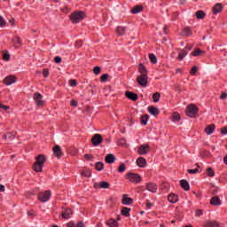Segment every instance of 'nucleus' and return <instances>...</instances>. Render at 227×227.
Instances as JSON below:
<instances>
[{
    "instance_id": "nucleus-38",
    "label": "nucleus",
    "mask_w": 227,
    "mask_h": 227,
    "mask_svg": "<svg viewBox=\"0 0 227 227\" xmlns=\"http://www.w3.org/2000/svg\"><path fill=\"white\" fill-rule=\"evenodd\" d=\"M149 59L151 63H153V64L157 63V57L153 53L149 55Z\"/></svg>"
},
{
    "instance_id": "nucleus-64",
    "label": "nucleus",
    "mask_w": 227,
    "mask_h": 227,
    "mask_svg": "<svg viewBox=\"0 0 227 227\" xmlns=\"http://www.w3.org/2000/svg\"><path fill=\"white\" fill-rule=\"evenodd\" d=\"M67 227H75V224L74 223H69L67 224Z\"/></svg>"
},
{
    "instance_id": "nucleus-12",
    "label": "nucleus",
    "mask_w": 227,
    "mask_h": 227,
    "mask_svg": "<svg viewBox=\"0 0 227 227\" xmlns=\"http://www.w3.org/2000/svg\"><path fill=\"white\" fill-rule=\"evenodd\" d=\"M72 210L70 208H66L62 211L63 219H70L72 217Z\"/></svg>"
},
{
    "instance_id": "nucleus-36",
    "label": "nucleus",
    "mask_w": 227,
    "mask_h": 227,
    "mask_svg": "<svg viewBox=\"0 0 227 227\" xmlns=\"http://www.w3.org/2000/svg\"><path fill=\"white\" fill-rule=\"evenodd\" d=\"M82 176H85L86 178H90L91 176V171L90 170H83L82 172Z\"/></svg>"
},
{
    "instance_id": "nucleus-57",
    "label": "nucleus",
    "mask_w": 227,
    "mask_h": 227,
    "mask_svg": "<svg viewBox=\"0 0 227 227\" xmlns=\"http://www.w3.org/2000/svg\"><path fill=\"white\" fill-rule=\"evenodd\" d=\"M226 98H227V93L226 92L222 93L221 96H220L221 100H224Z\"/></svg>"
},
{
    "instance_id": "nucleus-26",
    "label": "nucleus",
    "mask_w": 227,
    "mask_h": 227,
    "mask_svg": "<svg viewBox=\"0 0 227 227\" xmlns=\"http://www.w3.org/2000/svg\"><path fill=\"white\" fill-rule=\"evenodd\" d=\"M138 72L141 74L140 75H147L148 71H146V67L143 66V64L139 65Z\"/></svg>"
},
{
    "instance_id": "nucleus-52",
    "label": "nucleus",
    "mask_w": 227,
    "mask_h": 227,
    "mask_svg": "<svg viewBox=\"0 0 227 227\" xmlns=\"http://www.w3.org/2000/svg\"><path fill=\"white\" fill-rule=\"evenodd\" d=\"M8 137H9V139H13V135L8 133L7 135H4V136H3V138H4V139H6V138H8Z\"/></svg>"
},
{
    "instance_id": "nucleus-47",
    "label": "nucleus",
    "mask_w": 227,
    "mask_h": 227,
    "mask_svg": "<svg viewBox=\"0 0 227 227\" xmlns=\"http://www.w3.org/2000/svg\"><path fill=\"white\" fill-rule=\"evenodd\" d=\"M3 59L4 61H10V54L9 53H4L3 54Z\"/></svg>"
},
{
    "instance_id": "nucleus-22",
    "label": "nucleus",
    "mask_w": 227,
    "mask_h": 227,
    "mask_svg": "<svg viewBox=\"0 0 227 227\" xmlns=\"http://www.w3.org/2000/svg\"><path fill=\"white\" fill-rule=\"evenodd\" d=\"M210 203H211V205L217 207V206L221 205V199H219V197H217V196H215L211 199Z\"/></svg>"
},
{
    "instance_id": "nucleus-55",
    "label": "nucleus",
    "mask_w": 227,
    "mask_h": 227,
    "mask_svg": "<svg viewBox=\"0 0 227 227\" xmlns=\"http://www.w3.org/2000/svg\"><path fill=\"white\" fill-rule=\"evenodd\" d=\"M69 84H70V86H72V87L77 86V82H75V80H70V81H69Z\"/></svg>"
},
{
    "instance_id": "nucleus-4",
    "label": "nucleus",
    "mask_w": 227,
    "mask_h": 227,
    "mask_svg": "<svg viewBox=\"0 0 227 227\" xmlns=\"http://www.w3.org/2000/svg\"><path fill=\"white\" fill-rule=\"evenodd\" d=\"M186 114L190 118H194L198 114V107L194 105H190L186 108Z\"/></svg>"
},
{
    "instance_id": "nucleus-30",
    "label": "nucleus",
    "mask_w": 227,
    "mask_h": 227,
    "mask_svg": "<svg viewBox=\"0 0 227 227\" xmlns=\"http://www.w3.org/2000/svg\"><path fill=\"white\" fill-rule=\"evenodd\" d=\"M95 169H97V171H102V169H104V163L100 161L96 162Z\"/></svg>"
},
{
    "instance_id": "nucleus-56",
    "label": "nucleus",
    "mask_w": 227,
    "mask_h": 227,
    "mask_svg": "<svg viewBox=\"0 0 227 227\" xmlns=\"http://www.w3.org/2000/svg\"><path fill=\"white\" fill-rule=\"evenodd\" d=\"M54 61H55V63H61V57H59V56L55 57Z\"/></svg>"
},
{
    "instance_id": "nucleus-40",
    "label": "nucleus",
    "mask_w": 227,
    "mask_h": 227,
    "mask_svg": "<svg viewBox=\"0 0 227 227\" xmlns=\"http://www.w3.org/2000/svg\"><path fill=\"white\" fill-rule=\"evenodd\" d=\"M142 125H146L148 123V115H144L141 117Z\"/></svg>"
},
{
    "instance_id": "nucleus-5",
    "label": "nucleus",
    "mask_w": 227,
    "mask_h": 227,
    "mask_svg": "<svg viewBox=\"0 0 227 227\" xmlns=\"http://www.w3.org/2000/svg\"><path fill=\"white\" fill-rule=\"evenodd\" d=\"M127 176L128 180H129V182H132L133 184H139V182H141V176H139L138 174L129 173Z\"/></svg>"
},
{
    "instance_id": "nucleus-18",
    "label": "nucleus",
    "mask_w": 227,
    "mask_h": 227,
    "mask_svg": "<svg viewBox=\"0 0 227 227\" xmlns=\"http://www.w3.org/2000/svg\"><path fill=\"white\" fill-rule=\"evenodd\" d=\"M215 130V125H214V124L208 125L205 129V132H206V134H207V136H210V134H214Z\"/></svg>"
},
{
    "instance_id": "nucleus-11",
    "label": "nucleus",
    "mask_w": 227,
    "mask_h": 227,
    "mask_svg": "<svg viewBox=\"0 0 227 227\" xmlns=\"http://www.w3.org/2000/svg\"><path fill=\"white\" fill-rule=\"evenodd\" d=\"M116 160V157L114 156V154L109 153L106 154V156L105 157V161L106 162V164H113V162H114Z\"/></svg>"
},
{
    "instance_id": "nucleus-6",
    "label": "nucleus",
    "mask_w": 227,
    "mask_h": 227,
    "mask_svg": "<svg viewBox=\"0 0 227 227\" xmlns=\"http://www.w3.org/2000/svg\"><path fill=\"white\" fill-rule=\"evenodd\" d=\"M34 100L38 107L43 106V96L40 92L34 93Z\"/></svg>"
},
{
    "instance_id": "nucleus-61",
    "label": "nucleus",
    "mask_w": 227,
    "mask_h": 227,
    "mask_svg": "<svg viewBox=\"0 0 227 227\" xmlns=\"http://www.w3.org/2000/svg\"><path fill=\"white\" fill-rule=\"evenodd\" d=\"M75 227H86V225H84V223L79 222V223H77V224L75 225Z\"/></svg>"
},
{
    "instance_id": "nucleus-45",
    "label": "nucleus",
    "mask_w": 227,
    "mask_h": 227,
    "mask_svg": "<svg viewBox=\"0 0 227 227\" xmlns=\"http://www.w3.org/2000/svg\"><path fill=\"white\" fill-rule=\"evenodd\" d=\"M100 67H95L94 69H93V72L96 75H98L100 74Z\"/></svg>"
},
{
    "instance_id": "nucleus-53",
    "label": "nucleus",
    "mask_w": 227,
    "mask_h": 227,
    "mask_svg": "<svg viewBox=\"0 0 227 227\" xmlns=\"http://www.w3.org/2000/svg\"><path fill=\"white\" fill-rule=\"evenodd\" d=\"M221 134H223V136H226L227 134V127H223L221 129Z\"/></svg>"
},
{
    "instance_id": "nucleus-8",
    "label": "nucleus",
    "mask_w": 227,
    "mask_h": 227,
    "mask_svg": "<svg viewBox=\"0 0 227 227\" xmlns=\"http://www.w3.org/2000/svg\"><path fill=\"white\" fill-rule=\"evenodd\" d=\"M137 82H138L139 86L145 87L148 84V75L140 74L137 76Z\"/></svg>"
},
{
    "instance_id": "nucleus-25",
    "label": "nucleus",
    "mask_w": 227,
    "mask_h": 227,
    "mask_svg": "<svg viewBox=\"0 0 227 227\" xmlns=\"http://www.w3.org/2000/svg\"><path fill=\"white\" fill-rule=\"evenodd\" d=\"M195 16L197 17V19L201 20L205 19V17H207V14L203 11H197L195 12Z\"/></svg>"
},
{
    "instance_id": "nucleus-63",
    "label": "nucleus",
    "mask_w": 227,
    "mask_h": 227,
    "mask_svg": "<svg viewBox=\"0 0 227 227\" xmlns=\"http://www.w3.org/2000/svg\"><path fill=\"white\" fill-rule=\"evenodd\" d=\"M5 187L3 184H0V192H4Z\"/></svg>"
},
{
    "instance_id": "nucleus-34",
    "label": "nucleus",
    "mask_w": 227,
    "mask_h": 227,
    "mask_svg": "<svg viewBox=\"0 0 227 227\" xmlns=\"http://www.w3.org/2000/svg\"><path fill=\"white\" fill-rule=\"evenodd\" d=\"M184 33L185 36H191L192 35V30H191V27H186L184 29Z\"/></svg>"
},
{
    "instance_id": "nucleus-13",
    "label": "nucleus",
    "mask_w": 227,
    "mask_h": 227,
    "mask_svg": "<svg viewBox=\"0 0 227 227\" xmlns=\"http://www.w3.org/2000/svg\"><path fill=\"white\" fill-rule=\"evenodd\" d=\"M146 190L149 191V192H157V184L153 183H148L146 184Z\"/></svg>"
},
{
    "instance_id": "nucleus-44",
    "label": "nucleus",
    "mask_w": 227,
    "mask_h": 227,
    "mask_svg": "<svg viewBox=\"0 0 227 227\" xmlns=\"http://www.w3.org/2000/svg\"><path fill=\"white\" fill-rule=\"evenodd\" d=\"M4 26H6V21L4 20V18L0 15V27H4Z\"/></svg>"
},
{
    "instance_id": "nucleus-3",
    "label": "nucleus",
    "mask_w": 227,
    "mask_h": 227,
    "mask_svg": "<svg viewBox=\"0 0 227 227\" xmlns=\"http://www.w3.org/2000/svg\"><path fill=\"white\" fill-rule=\"evenodd\" d=\"M38 200L42 203H47L51 200V191L41 192L38 194Z\"/></svg>"
},
{
    "instance_id": "nucleus-20",
    "label": "nucleus",
    "mask_w": 227,
    "mask_h": 227,
    "mask_svg": "<svg viewBox=\"0 0 227 227\" xmlns=\"http://www.w3.org/2000/svg\"><path fill=\"white\" fill-rule=\"evenodd\" d=\"M169 203H176L178 201V196L175 193H170L168 197Z\"/></svg>"
},
{
    "instance_id": "nucleus-1",
    "label": "nucleus",
    "mask_w": 227,
    "mask_h": 227,
    "mask_svg": "<svg viewBox=\"0 0 227 227\" xmlns=\"http://www.w3.org/2000/svg\"><path fill=\"white\" fill-rule=\"evenodd\" d=\"M46 160H47L45 159V155L39 154L35 158V164L33 166L34 171H36V173L42 172V170L43 169V164H45Z\"/></svg>"
},
{
    "instance_id": "nucleus-16",
    "label": "nucleus",
    "mask_w": 227,
    "mask_h": 227,
    "mask_svg": "<svg viewBox=\"0 0 227 227\" xmlns=\"http://www.w3.org/2000/svg\"><path fill=\"white\" fill-rule=\"evenodd\" d=\"M148 111H149L150 114H152L153 116H157L160 113L159 111V108H157L155 106H149Z\"/></svg>"
},
{
    "instance_id": "nucleus-59",
    "label": "nucleus",
    "mask_w": 227,
    "mask_h": 227,
    "mask_svg": "<svg viewBox=\"0 0 227 227\" xmlns=\"http://www.w3.org/2000/svg\"><path fill=\"white\" fill-rule=\"evenodd\" d=\"M85 159H87V160H91V159H93V156H91V154H84Z\"/></svg>"
},
{
    "instance_id": "nucleus-32",
    "label": "nucleus",
    "mask_w": 227,
    "mask_h": 227,
    "mask_svg": "<svg viewBox=\"0 0 227 227\" xmlns=\"http://www.w3.org/2000/svg\"><path fill=\"white\" fill-rule=\"evenodd\" d=\"M109 183L102 181L99 183V189H109Z\"/></svg>"
},
{
    "instance_id": "nucleus-27",
    "label": "nucleus",
    "mask_w": 227,
    "mask_h": 227,
    "mask_svg": "<svg viewBox=\"0 0 227 227\" xmlns=\"http://www.w3.org/2000/svg\"><path fill=\"white\" fill-rule=\"evenodd\" d=\"M106 224L110 227H118V222L114 219H110L106 222Z\"/></svg>"
},
{
    "instance_id": "nucleus-15",
    "label": "nucleus",
    "mask_w": 227,
    "mask_h": 227,
    "mask_svg": "<svg viewBox=\"0 0 227 227\" xmlns=\"http://www.w3.org/2000/svg\"><path fill=\"white\" fill-rule=\"evenodd\" d=\"M53 153L56 155L58 158L61 157L63 155V152L61 151V147L59 145H55L53 147Z\"/></svg>"
},
{
    "instance_id": "nucleus-28",
    "label": "nucleus",
    "mask_w": 227,
    "mask_h": 227,
    "mask_svg": "<svg viewBox=\"0 0 227 227\" xmlns=\"http://www.w3.org/2000/svg\"><path fill=\"white\" fill-rule=\"evenodd\" d=\"M142 11H143V6H141V5H137V6H135V7L132 8L131 13L136 14V13L141 12Z\"/></svg>"
},
{
    "instance_id": "nucleus-7",
    "label": "nucleus",
    "mask_w": 227,
    "mask_h": 227,
    "mask_svg": "<svg viewBox=\"0 0 227 227\" xmlns=\"http://www.w3.org/2000/svg\"><path fill=\"white\" fill-rule=\"evenodd\" d=\"M17 82V77L14 75H8L4 79V84L5 86H12V84H15Z\"/></svg>"
},
{
    "instance_id": "nucleus-21",
    "label": "nucleus",
    "mask_w": 227,
    "mask_h": 227,
    "mask_svg": "<svg viewBox=\"0 0 227 227\" xmlns=\"http://www.w3.org/2000/svg\"><path fill=\"white\" fill-rule=\"evenodd\" d=\"M187 54H189V51H187L186 49L181 50L179 51L177 59H180V61H182V59H184L185 58V56H187Z\"/></svg>"
},
{
    "instance_id": "nucleus-62",
    "label": "nucleus",
    "mask_w": 227,
    "mask_h": 227,
    "mask_svg": "<svg viewBox=\"0 0 227 227\" xmlns=\"http://www.w3.org/2000/svg\"><path fill=\"white\" fill-rule=\"evenodd\" d=\"M75 45H76V47H82V41H77L76 43H75Z\"/></svg>"
},
{
    "instance_id": "nucleus-60",
    "label": "nucleus",
    "mask_w": 227,
    "mask_h": 227,
    "mask_svg": "<svg viewBox=\"0 0 227 227\" xmlns=\"http://www.w3.org/2000/svg\"><path fill=\"white\" fill-rule=\"evenodd\" d=\"M71 106H73V107H77V101L75 99L71 100Z\"/></svg>"
},
{
    "instance_id": "nucleus-43",
    "label": "nucleus",
    "mask_w": 227,
    "mask_h": 227,
    "mask_svg": "<svg viewBox=\"0 0 227 227\" xmlns=\"http://www.w3.org/2000/svg\"><path fill=\"white\" fill-rule=\"evenodd\" d=\"M125 169H126V167H125L124 163H121V164L119 166V168H118L119 173H123V172L125 171Z\"/></svg>"
},
{
    "instance_id": "nucleus-51",
    "label": "nucleus",
    "mask_w": 227,
    "mask_h": 227,
    "mask_svg": "<svg viewBox=\"0 0 227 227\" xmlns=\"http://www.w3.org/2000/svg\"><path fill=\"white\" fill-rule=\"evenodd\" d=\"M195 215L197 217H201V215H203V210H201V209L197 210L195 213Z\"/></svg>"
},
{
    "instance_id": "nucleus-31",
    "label": "nucleus",
    "mask_w": 227,
    "mask_h": 227,
    "mask_svg": "<svg viewBox=\"0 0 227 227\" xmlns=\"http://www.w3.org/2000/svg\"><path fill=\"white\" fill-rule=\"evenodd\" d=\"M129 212H130V208H129V207H122V209H121V214L125 217H129V215H130Z\"/></svg>"
},
{
    "instance_id": "nucleus-39",
    "label": "nucleus",
    "mask_w": 227,
    "mask_h": 227,
    "mask_svg": "<svg viewBox=\"0 0 227 227\" xmlns=\"http://www.w3.org/2000/svg\"><path fill=\"white\" fill-rule=\"evenodd\" d=\"M206 227H219V224L217 222H208Z\"/></svg>"
},
{
    "instance_id": "nucleus-50",
    "label": "nucleus",
    "mask_w": 227,
    "mask_h": 227,
    "mask_svg": "<svg viewBox=\"0 0 227 227\" xmlns=\"http://www.w3.org/2000/svg\"><path fill=\"white\" fill-rule=\"evenodd\" d=\"M0 109H3L4 111H8L10 109L9 106H4L3 103H0Z\"/></svg>"
},
{
    "instance_id": "nucleus-49",
    "label": "nucleus",
    "mask_w": 227,
    "mask_h": 227,
    "mask_svg": "<svg viewBox=\"0 0 227 227\" xmlns=\"http://www.w3.org/2000/svg\"><path fill=\"white\" fill-rule=\"evenodd\" d=\"M200 169L194 168V169H188V173L191 175H196V173H199Z\"/></svg>"
},
{
    "instance_id": "nucleus-58",
    "label": "nucleus",
    "mask_w": 227,
    "mask_h": 227,
    "mask_svg": "<svg viewBox=\"0 0 227 227\" xmlns=\"http://www.w3.org/2000/svg\"><path fill=\"white\" fill-rule=\"evenodd\" d=\"M152 207H153V204H152L151 202H149L148 200L146 201V208H148V210H150V208H152Z\"/></svg>"
},
{
    "instance_id": "nucleus-42",
    "label": "nucleus",
    "mask_w": 227,
    "mask_h": 227,
    "mask_svg": "<svg viewBox=\"0 0 227 227\" xmlns=\"http://www.w3.org/2000/svg\"><path fill=\"white\" fill-rule=\"evenodd\" d=\"M173 121H180V114L175 113L172 116Z\"/></svg>"
},
{
    "instance_id": "nucleus-35",
    "label": "nucleus",
    "mask_w": 227,
    "mask_h": 227,
    "mask_svg": "<svg viewBox=\"0 0 227 227\" xmlns=\"http://www.w3.org/2000/svg\"><path fill=\"white\" fill-rule=\"evenodd\" d=\"M160 98V93L155 92V93L153 95V102H159Z\"/></svg>"
},
{
    "instance_id": "nucleus-2",
    "label": "nucleus",
    "mask_w": 227,
    "mask_h": 227,
    "mask_svg": "<svg viewBox=\"0 0 227 227\" xmlns=\"http://www.w3.org/2000/svg\"><path fill=\"white\" fill-rule=\"evenodd\" d=\"M86 17V14L82 11H76L70 15V20L74 24H79L82 19Z\"/></svg>"
},
{
    "instance_id": "nucleus-9",
    "label": "nucleus",
    "mask_w": 227,
    "mask_h": 227,
    "mask_svg": "<svg viewBox=\"0 0 227 227\" xmlns=\"http://www.w3.org/2000/svg\"><path fill=\"white\" fill-rule=\"evenodd\" d=\"M150 152V145L148 144L142 145L138 147L137 153L139 155H146Z\"/></svg>"
},
{
    "instance_id": "nucleus-17",
    "label": "nucleus",
    "mask_w": 227,
    "mask_h": 227,
    "mask_svg": "<svg viewBox=\"0 0 227 227\" xmlns=\"http://www.w3.org/2000/svg\"><path fill=\"white\" fill-rule=\"evenodd\" d=\"M116 33H117L118 36H123V35H126V33H127V27H118L116 28Z\"/></svg>"
},
{
    "instance_id": "nucleus-19",
    "label": "nucleus",
    "mask_w": 227,
    "mask_h": 227,
    "mask_svg": "<svg viewBox=\"0 0 227 227\" xmlns=\"http://www.w3.org/2000/svg\"><path fill=\"white\" fill-rule=\"evenodd\" d=\"M137 164L139 168H145L146 166V160L143 157H139L137 160Z\"/></svg>"
},
{
    "instance_id": "nucleus-23",
    "label": "nucleus",
    "mask_w": 227,
    "mask_h": 227,
    "mask_svg": "<svg viewBox=\"0 0 227 227\" xmlns=\"http://www.w3.org/2000/svg\"><path fill=\"white\" fill-rule=\"evenodd\" d=\"M223 10V4H216L213 7V12L217 15V13H220V12Z\"/></svg>"
},
{
    "instance_id": "nucleus-54",
    "label": "nucleus",
    "mask_w": 227,
    "mask_h": 227,
    "mask_svg": "<svg viewBox=\"0 0 227 227\" xmlns=\"http://www.w3.org/2000/svg\"><path fill=\"white\" fill-rule=\"evenodd\" d=\"M43 77H49V70L48 69H43Z\"/></svg>"
},
{
    "instance_id": "nucleus-37",
    "label": "nucleus",
    "mask_w": 227,
    "mask_h": 227,
    "mask_svg": "<svg viewBox=\"0 0 227 227\" xmlns=\"http://www.w3.org/2000/svg\"><path fill=\"white\" fill-rule=\"evenodd\" d=\"M12 43H14V45H22V41H20V37H14L12 39Z\"/></svg>"
},
{
    "instance_id": "nucleus-24",
    "label": "nucleus",
    "mask_w": 227,
    "mask_h": 227,
    "mask_svg": "<svg viewBox=\"0 0 227 227\" xmlns=\"http://www.w3.org/2000/svg\"><path fill=\"white\" fill-rule=\"evenodd\" d=\"M180 184H181V187H183L184 191H189V189H191L189 185V182H187L186 180H184V179L181 180Z\"/></svg>"
},
{
    "instance_id": "nucleus-10",
    "label": "nucleus",
    "mask_w": 227,
    "mask_h": 227,
    "mask_svg": "<svg viewBox=\"0 0 227 227\" xmlns=\"http://www.w3.org/2000/svg\"><path fill=\"white\" fill-rule=\"evenodd\" d=\"M91 142L94 146H98L102 143V136L100 134H95L92 137Z\"/></svg>"
},
{
    "instance_id": "nucleus-48",
    "label": "nucleus",
    "mask_w": 227,
    "mask_h": 227,
    "mask_svg": "<svg viewBox=\"0 0 227 227\" xmlns=\"http://www.w3.org/2000/svg\"><path fill=\"white\" fill-rule=\"evenodd\" d=\"M109 78V74H105L101 76V82H106V81H107V79Z\"/></svg>"
},
{
    "instance_id": "nucleus-41",
    "label": "nucleus",
    "mask_w": 227,
    "mask_h": 227,
    "mask_svg": "<svg viewBox=\"0 0 227 227\" xmlns=\"http://www.w3.org/2000/svg\"><path fill=\"white\" fill-rule=\"evenodd\" d=\"M206 173H207V176H214V175H215L214 169H212V168H207Z\"/></svg>"
},
{
    "instance_id": "nucleus-14",
    "label": "nucleus",
    "mask_w": 227,
    "mask_h": 227,
    "mask_svg": "<svg viewBox=\"0 0 227 227\" xmlns=\"http://www.w3.org/2000/svg\"><path fill=\"white\" fill-rule=\"evenodd\" d=\"M125 95L127 98H129V100H133L134 102H136V100H137L138 98L137 94L134 92L126 91Z\"/></svg>"
},
{
    "instance_id": "nucleus-33",
    "label": "nucleus",
    "mask_w": 227,
    "mask_h": 227,
    "mask_svg": "<svg viewBox=\"0 0 227 227\" xmlns=\"http://www.w3.org/2000/svg\"><path fill=\"white\" fill-rule=\"evenodd\" d=\"M192 56L198 57V56H201V54H205V51L200 50V49H196L194 51H192Z\"/></svg>"
},
{
    "instance_id": "nucleus-29",
    "label": "nucleus",
    "mask_w": 227,
    "mask_h": 227,
    "mask_svg": "<svg viewBox=\"0 0 227 227\" xmlns=\"http://www.w3.org/2000/svg\"><path fill=\"white\" fill-rule=\"evenodd\" d=\"M132 202H133V200L131 198L123 197V199H122L123 205H132Z\"/></svg>"
},
{
    "instance_id": "nucleus-46",
    "label": "nucleus",
    "mask_w": 227,
    "mask_h": 227,
    "mask_svg": "<svg viewBox=\"0 0 227 227\" xmlns=\"http://www.w3.org/2000/svg\"><path fill=\"white\" fill-rule=\"evenodd\" d=\"M196 72H198V67L194 66L192 67V70L190 71V74L192 75H194L196 74Z\"/></svg>"
}]
</instances>
